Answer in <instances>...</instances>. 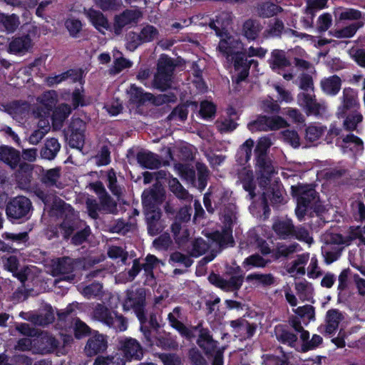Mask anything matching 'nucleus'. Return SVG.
Returning a JSON list of instances; mask_svg holds the SVG:
<instances>
[{"label": "nucleus", "instance_id": "obj_39", "mask_svg": "<svg viewBox=\"0 0 365 365\" xmlns=\"http://www.w3.org/2000/svg\"><path fill=\"white\" fill-rule=\"evenodd\" d=\"M59 341L51 334H44L40 338L41 349L44 354L53 353L59 346Z\"/></svg>", "mask_w": 365, "mask_h": 365}, {"label": "nucleus", "instance_id": "obj_10", "mask_svg": "<svg viewBox=\"0 0 365 365\" xmlns=\"http://www.w3.org/2000/svg\"><path fill=\"white\" fill-rule=\"evenodd\" d=\"M108 348L106 336L96 331L90 336L84 347V354L88 357H92L103 353Z\"/></svg>", "mask_w": 365, "mask_h": 365}, {"label": "nucleus", "instance_id": "obj_15", "mask_svg": "<svg viewBox=\"0 0 365 365\" xmlns=\"http://www.w3.org/2000/svg\"><path fill=\"white\" fill-rule=\"evenodd\" d=\"M138 163L145 169H158L161 165L159 156L151 151L142 150L136 155Z\"/></svg>", "mask_w": 365, "mask_h": 365}, {"label": "nucleus", "instance_id": "obj_56", "mask_svg": "<svg viewBox=\"0 0 365 365\" xmlns=\"http://www.w3.org/2000/svg\"><path fill=\"white\" fill-rule=\"evenodd\" d=\"M276 337L281 344H287L292 347L294 346L297 341V336L287 329H282L280 332L277 333Z\"/></svg>", "mask_w": 365, "mask_h": 365}, {"label": "nucleus", "instance_id": "obj_58", "mask_svg": "<svg viewBox=\"0 0 365 365\" xmlns=\"http://www.w3.org/2000/svg\"><path fill=\"white\" fill-rule=\"evenodd\" d=\"M170 190L180 199H186L188 192L183 187L177 178H173L169 181Z\"/></svg>", "mask_w": 365, "mask_h": 365}, {"label": "nucleus", "instance_id": "obj_2", "mask_svg": "<svg viewBox=\"0 0 365 365\" xmlns=\"http://www.w3.org/2000/svg\"><path fill=\"white\" fill-rule=\"evenodd\" d=\"M292 195L297 200L295 213L299 220H302L309 209L317 212L316 204L319 200L318 192L311 185H292Z\"/></svg>", "mask_w": 365, "mask_h": 365}, {"label": "nucleus", "instance_id": "obj_35", "mask_svg": "<svg viewBox=\"0 0 365 365\" xmlns=\"http://www.w3.org/2000/svg\"><path fill=\"white\" fill-rule=\"evenodd\" d=\"M341 118H344V127L346 130L352 131L356 129L358 123L363 120V115L359 110H350L346 115L339 113Z\"/></svg>", "mask_w": 365, "mask_h": 365}, {"label": "nucleus", "instance_id": "obj_62", "mask_svg": "<svg viewBox=\"0 0 365 365\" xmlns=\"http://www.w3.org/2000/svg\"><path fill=\"white\" fill-rule=\"evenodd\" d=\"M40 104L53 110L56 108L57 98L54 91H48L42 94L39 98Z\"/></svg>", "mask_w": 365, "mask_h": 365}, {"label": "nucleus", "instance_id": "obj_50", "mask_svg": "<svg viewBox=\"0 0 365 365\" xmlns=\"http://www.w3.org/2000/svg\"><path fill=\"white\" fill-rule=\"evenodd\" d=\"M326 130V127L311 125L305 129V138L309 142L319 140Z\"/></svg>", "mask_w": 365, "mask_h": 365}, {"label": "nucleus", "instance_id": "obj_52", "mask_svg": "<svg viewBox=\"0 0 365 365\" xmlns=\"http://www.w3.org/2000/svg\"><path fill=\"white\" fill-rule=\"evenodd\" d=\"M188 115V104L182 103L179 104L173 110L171 113L168 115V120H173L176 117H178L181 121H185Z\"/></svg>", "mask_w": 365, "mask_h": 365}, {"label": "nucleus", "instance_id": "obj_20", "mask_svg": "<svg viewBox=\"0 0 365 365\" xmlns=\"http://www.w3.org/2000/svg\"><path fill=\"white\" fill-rule=\"evenodd\" d=\"M129 96V103L130 105H134L137 107L143 106L146 102L151 101L153 95L150 93H144L143 89L140 87L132 84L130 90L128 91Z\"/></svg>", "mask_w": 365, "mask_h": 365}, {"label": "nucleus", "instance_id": "obj_11", "mask_svg": "<svg viewBox=\"0 0 365 365\" xmlns=\"http://www.w3.org/2000/svg\"><path fill=\"white\" fill-rule=\"evenodd\" d=\"M141 16L140 11L132 9H125L119 15H116L113 24L115 33L118 34L125 26L136 24Z\"/></svg>", "mask_w": 365, "mask_h": 365}, {"label": "nucleus", "instance_id": "obj_22", "mask_svg": "<svg viewBox=\"0 0 365 365\" xmlns=\"http://www.w3.org/2000/svg\"><path fill=\"white\" fill-rule=\"evenodd\" d=\"M220 38L217 49L225 56L228 61L230 57L236 51H234L235 44L237 43L234 37L227 31L224 32Z\"/></svg>", "mask_w": 365, "mask_h": 365}, {"label": "nucleus", "instance_id": "obj_18", "mask_svg": "<svg viewBox=\"0 0 365 365\" xmlns=\"http://www.w3.org/2000/svg\"><path fill=\"white\" fill-rule=\"evenodd\" d=\"M297 99L299 105L304 108L308 115L320 114L322 106L317 101L314 96L307 93H301L298 94Z\"/></svg>", "mask_w": 365, "mask_h": 365}, {"label": "nucleus", "instance_id": "obj_19", "mask_svg": "<svg viewBox=\"0 0 365 365\" xmlns=\"http://www.w3.org/2000/svg\"><path fill=\"white\" fill-rule=\"evenodd\" d=\"M0 160L11 169H16L21 160L20 152L13 147L1 145L0 146Z\"/></svg>", "mask_w": 365, "mask_h": 365}, {"label": "nucleus", "instance_id": "obj_30", "mask_svg": "<svg viewBox=\"0 0 365 365\" xmlns=\"http://www.w3.org/2000/svg\"><path fill=\"white\" fill-rule=\"evenodd\" d=\"M19 23V18L16 14L9 15L0 12V31L7 34L14 33Z\"/></svg>", "mask_w": 365, "mask_h": 365}, {"label": "nucleus", "instance_id": "obj_32", "mask_svg": "<svg viewBox=\"0 0 365 365\" xmlns=\"http://www.w3.org/2000/svg\"><path fill=\"white\" fill-rule=\"evenodd\" d=\"M61 148V144L55 138H51L46 140L44 146L41 148L40 154L42 158L53 160L56 158Z\"/></svg>", "mask_w": 365, "mask_h": 365}, {"label": "nucleus", "instance_id": "obj_57", "mask_svg": "<svg viewBox=\"0 0 365 365\" xmlns=\"http://www.w3.org/2000/svg\"><path fill=\"white\" fill-rule=\"evenodd\" d=\"M91 329L83 321L77 319L73 327L74 336L77 339L89 336Z\"/></svg>", "mask_w": 365, "mask_h": 365}, {"label": "nucleus", "instance_id": "obj_61", "mask_svg": "<svg viewBox=\"0 0 365 365\" xmlns=\"http://www.w3.org/2000/svg\"><path fill=\"white\" fill-rule=\"evenodd\" d=\"M268 130H277L288 125L286 120L279 115L267 116Z\"/></svg>", "mask_w": 365, "mask_h": 365}, {"label": "nucleus", "instance_id": "obj_43", "mask_svg": "<svg viewBox=\"0 0 365 365\" xmlns=\"http://www.w3.org/2000/svg\"><path fill=\"white\" fill-rule=\"evenodd\" d=\"M103 292V284L94 281L90 284L82 287L81 294L87 299L94 298L101 295Z\"/></svg>", "mask_w": 365, "mask_h": 365}, {"label": "nucleus", "instance_id": "obj_36", "mask_svg": "<svg viewBox=\"0 0 365 365\" xmlns=\"http://www.w3.org/2000/svg\"><path fill=\"white\" fill-rule=\"evenodd\" d=\"M86 15L96 29L100 30L101 28L108 29L109 24L108 19L101 11L91 8L88 10Z\"/></svg>", "mask_w": 365, "mask_h": 365}, {"label": "nucleus", "instance_id": "obj_3", "mask_svg": "<svg viewBox=\"0 0 365 365\" xmlns=\"http://www.w3.org/2000/svg\"><path fill=\"white\" fill-rule=\"evenodd\" d=\"M33 210L31 200L24 195L11 197L6 205V214L11 222H24L31 217Z\"/></svg>", "mask_w": 365, "mask_h": 365}, {"label": "nucleus", "instance_id": "obj_23", "mask_svg": "<svg viewBox=\"0 0 365 365\" xmlns=\"http://www.w3.org/2000/svg\"><path fill=\"white\" fill-rule=\"evenodd\" d=\"M294 225L291 219L277 220L272 225V230L281 240L290 239Z\"/></svg>", "mask_w": 365, "mask_h": 365}, {"label": "nucleus", "instance_id": "obj_12", "mask_svg": "<svg viewBox=\"0 0 365 365\" xmlns=\"http://www.w3.org/2000/svg\"><path fill=\"white\" fill-rule=\"evenodd\" d=\"M342 319L343 315L339 309H329L326 314V324L320 326L319 331L325 335H332L338 329L339 323Z\"/></svg>", "mask_w": 365, "mask_h": 365}, {"label": "nucleus", "instance_id": "obj_31", "mask_svg": "<svg viewBox=\"0 0 365 365\" xmlns=\"http://www.w3.org/2000/svg\"><path fill=\"white\" fill-rule=\"evenodd\" d=\"M18 166L19 170L16 173L18 182L24 186L30 185L32 180L34 166L26 162H19Z\"/></svg>", "mask_w": 365, "mask_h": 365}, {"label": "nucleus", "instance_id": "obj_40", "mask_svg": "<svg viewBox=\"0 0 365 365\" xmlns=\"http://www.w3.org/2000/svg\"><path fill=\"white\" fill-rule=\"evenodd\" d=\"M269 262L270 260L265 259L259 254H253L246 257L242 264L245 268L250 269L253 267L264 268Z\"/></svg>", "mask_w": 365, "mask_h": 365}, {"label": "nucleus", "instance_id": "obj_7", "mask_svg": "<svg viewBox=\"0 0 365 365\" xmlns=\"http://www.w3.org/2000/svg\"><path fill=\"white\" fill-rule=\"evenodd\" d=\"M69 135L68 144L72 148L81 149L85 142V124L80 118L73 120L67 130H64Z\"/></svg>", "mask_w": 365, "mask_h": 365}, {"label": "nucleus", "instance_id": "obj_29", "mask_svg": "<svg viewBox=\"0 0 365 365\" xmlns=\"http://www.w3.org/2000/svg\"><path fill=\"white\" fill-rule=\"evenodd\" d=\"M272 70L282 69L291 66L289 60L287 58L285 51L274 49L271 53V59L268 61Z\"/></svg>", "mask_w": 365, "mask_h": 365}, {"label": "nucleus", "instance_id": "obj_54", "mask_svg": "<svg viewBox=\"0 0 365 365\" xmlns=\"http://www.w3.org/2000/svg\"><path fill=\"white\" fill-rule=\"evenodd\" d=\"M248 129L252 131H268L267 115H259L255 120L247 125Z\"/></svg>", "mask_w": 365, "mask_h": 365}, {"label": "nucleus", "instance_id": "obj_1", "mask_svg": "<svg viewBox=\"0 0 365 365\" xmlns=\"http://www.w3.org/2000/svg\"><path fill=\"white\" fill-rule=\"evenodd\" d=\"M181 319L182 308L180 307H175L173 309V312L168 314V320L170 326L178 331L181 336L187 340H192L195 337L194 331H198V337L196 341L198 346L207 356L215 354V351L218 349L217 346L219 343L213 339L209 329L203 327L201 323L196 326H192L190 329L180 320Z\"/></svg>", "mask_w": 365, "mask_h": 365}, {"label": "nucleus", "instance_id": "obj_51", "mask_svg": "<svg viewBox=\"0 0 365 365\" xmlns=\"http://www.w3.org/2000/svg\"><path fill=\"white\" fill-rule=\"evenodd\" d=\"M246 279L248 282L257 280L259 282V284H262L264 287L270 286L274 283V277L270 273H269V274H260V273L250 274L247 276Z\"/></svg>", "mask_w": 365, "mask_h": 365}, {"label": "nucleus", "instance_id": "obj_60", "mask_svg": "<svg viewBox=\"0 0 365 365\" xmlns=\"http://www.w3.org/2000/svg\"><path fill=\"white\" fill-rule=\"evenodd\" d=\"M216 113L215 105L208 101H202L200 103V114L202 118H210L215 116Z\"/></svg>", "mask_w": 365, "mask_h": 365}, {"label": "nucleus", "instance_id": "obj_41", "mask_svg": "<svg viewBox=\"0 0 365 365\" xmlns=\"http://www.w3.org/2000/svg\"><path fill=\"white\" fill-rule=\"evenodd\" d=\"M64 26L71 37L77 38L80 36V33L83 29V24L80 19L68 18L64 22Z\"/></svg>", "mask_w": 365, "mask_h": 365}, {"label": "nucleus", "instance_id": "obj_14", "mask_svg": "<svg viewBox=\"0 0 365 365\" xmlns=\"http://www.w3.org/2000/svg\"><path fill=\"white\" fill-rule=\"evenodd\" d=\"M360 107L357 99V92L351 88L343 90L342 103L338 108L339 113L346 115L350 110H359Z\"/></svg>", "mask_w": 365, "mask_h": 365}, {"label": "nucleus", "instance_id": "obj_38", "mask_svg": "<svg viewBox=\"0 0 365 365\" xmlns=\"http://www.w3.org/2000/svg\"><path fill=\"white\" fill-rule=\"evenodd\" d=\"M299 244L294 242L289 245L278 243L276 248L272 251V257L277 260L281 257H287L297 251Z\"/></svg>", "mask_w": 365, "mask_h": 365}, {"label": "nucleus", "instance_id": "obj_26", "mask_svg": "<svg viewBox=\"0 0 365 365\" xmlns=\"http://www.w3.org/2000/svg\"><path fill=\"white\" fill-rule=\"evenodd\" d=\"M154 345L166 351L177 350L179 346L177 336L170 332H164L162 334L155 336Z\"/></svg>", "mask_w": 365, "mask_h": 365}, {"label": "nucleus", "instance_id": "obj_6", "mask_svg": "<svg viewBox=\"0 0 365 365\" xmlns=\"http://www.w3.org/2000/svg\"><path fill=\"white\" fill-rule=\"evenodd\" d=\"M165 199V190L160 181H156L150 188L145 189L142 194L144 209L158 208Z\"/></svg>", "mask_w": 365, "mask_h": 365}, {"label": "nucleus", "instance_id": "obj_28", "mask_svg": "<svg viewBox=\"0 0 365 365\" xmlns=\"http://www.w3.org/2000/svg\"><path fill=\"white\" fill-rule=\"evenodd\" d=\"M254 144V140L249 138L240 146L235 155L238 164L245 165L250 161Z\"/></svg>", "mask_w": 365, "mask_h": 365}, {"label": "nucleus", "instance_id": "obj_37", "mask_svg": "<svg viewBox=\"0 0 365 365\" xmlns=\"http://www.w3.org/2000/svg\"><path fill=\"white\" fill-rule=\"evenodd\" d=\"M175 64L173 58L166 54H162L158 61L157 72L173 76Z\"/></svg>", "mask_w": 365, "mask_h": 365}, {"label": "nucleus", "instance_id": "obj_17", "mask_svg": "<svg viewBox=\"0 0 365 365\" xmlns=\"http://www.w3.org/2000/svg\"><path fill=\"white\" fill-rule=\"evenodd\" d=\"M238 178L242 185L243 189L248 192L250 199H254L256 197V182L255 181L253 171L250 169L243 168L238 173Z\"/></svg>", "mask_w": 365, "mask_h": 365}, {"label": "nucleus", "instance_id": "obj_48", "mask_svg": "<svg viewBox=\"0 0 365 365\" xmlns=\"http://www.w3.org/2000/svg\"><path fill=\"white\" fill-rule=\"evenodd\" d=\"M242 31L244 36L248 40H255L259 34L258 26L256 25L255 21L252 19H248L245 21L242 26Z\"/></svg>", "mask_w": 365, "mask_h": 365}, {"label": "nucleus", "instance_id": "obj_42", "mask_svg": "<svg viewBox=\"0 0 365 365\" xmlns=\"http://www.w3.org/2000/svg\"><path fill=\"white\" fill-rule=\"evenodd\" d=\"M61 177V168L56 167L47 170L41 178L42 183L47 186H55Z\"/></svg>", "mask_w": 365, "mask_h": 365}, {"label": "nucleus", "instance_id": "obj_13", "mask_svg": "<svg viewBox=\"0 0 365 365\" xmlns=\"http://www.w3.org/2000/svg\"><path fill=\"white\" fill-rule=\"evenodd\" d=\"M73 261L68 257L58 258L53 266V274L62 275V279L68 281H72L75 279V275L73 274Z\"/></svg>", "mask_w": 365, "mask_h": 365}, {"label": "nucleus", "instance_id": "obj_16", "mask_svg": "<svg viewBox=\"0 0 365 365\" xmlns=\"http://www.w3.org/2000/svg\"><path fill=\"white\" fill-rule=\"evenodd\" d=\"M255 165L260 175V183H268L274 173L272 162L269 156L255 159Z\"/></svg>", "mask_w": 365, "mask_h": 365}, {"label": "nucleus", "instance_id": "obj_44", "mask_svg": "<svg viewBox=\"0 0 365 365\" xmlns=\"http://www.w3.org/2000/svg\"><path fill=\"white\" fill-rule=\"evenodd\" d=\"M197 171V188L200 191H203L207 185L209 170L203 163H198L196 166Z\"/></svg>", "mask_w": 365, "mask_h": 365}, {"label": "nucleus", "instance_id": "obj_47", "mask_svg": "<svg viewBox=\"0 0 365 365\" xmlns=\"http://www.w3.org/2000/svg\"><path fill=\"white\" fill-rule=\"evenodd\" d=\"M244 282V274L232 275L229 279H225L224 291L237 292Z\"/></svg>", "mask_w": 365, "mask_h": 365}, {"label": "nucleus", "instance_id": "obj_27", "mask_svg": "<svg viewBox=\"0 0 365 365\" xmlns=\"http://www.w3.org/2000/svg\"><path fill=\"white\" fill-rule=\"evenodd\" d=\"M341 80L337 75H333L325 78L321 81V87L324 93L334 96L338 94L341 89Z\"/></svg>", "mask_w": 365, "mask_h": 365}, {"label": "nucleus", "instance_id": "obj_8", "mask_svg": "<svg viewBox=\"0 0 365 365\" xmlns=\"http://www.w3.org/2000/svg\"><path fill=\"white\" fill-rule=\"evenodd\" d=\"M118 351L125 355L129 361L141 360L143 357V349L135 339L131 337H120L118 342Z\"/></svg>", "mask_w": 365, "mask_h": 365}, {"label": "nucleus", "instance_id": "obj_46", "mask_svg": "<svg viewBox=\"0 0 365 365\" xmlns=\"http://www.w3.org/2000/svg\"><path fill=\"white\" fill-rule=\"evenodd\" d=\"M172 76L160 73H156L154 76L153 86L161 91H165L170 88Z\"/></svg>", "mask_w": 365, "mask_h": 365}, {"label": "nucleus", "instance_id": "obj_34", "mask_svg": "<svg viewBox=\"0 0 365 365\" xmlns=\"http://www.w3.org/2000/svg\"><path fill=\"white\" fill-rule=\"evenodd\" d=\"M364 24L365 19L364 21H357L342 29H336L333 32L330 31L329 33L338 38H351L354 36L358 29L364 26Z\"/></svg>", "mask_w": 365, "mask_h": 365}, {"label": "nucleus", "instance_id": "obj_24", "mask_svg": "<svg viewBox=\"0 0 365 365\" xmlns=\"http://www.w3.org/2000/svg\"><path fill=\"white\" fill-rule=\"evenodd\" d=\"M207 237L212 242L217 243L220 246L227 245L229 242H234L232 222L228 225H225L222 227V231H213L210 232Z\"/></svg>", "mask_w": 365, "mask_h": 365}, {"label": "nucleus", "instance_id": "obj_9", "mask_svg": "<svg viewBox=\"0 0 365 365\" xmlns=\"http://www.w3.org/2000/svg\"><path fill=\"white\" fill-rule=\"evenodd\" d=\"M246 51H236L230 57V60L233 63V67L235 71L238 73L232 76V83L240 84L245 81L250 74V66L247 64Z\"/></svg>", "mask_w": 365, "mask_h": 365}, {"label": "nucleus", "instance_id": "obj_64", "mask_svg": "<svg viewBox=\"0 0 365 365\" xmlns=\"http://www.w3.org/2000/svg\"><path fill=\"white\" fill-rule=\"evenodd\" d=\"M188 358L192 365H207L206 359L196 347L189 349Z\"/></svg>", "mask_w": 365, "mask_h": 365}, {"label": "nucleus", "instance_id": "obj_49", "mask_svg": "<svg viewBox=\"0 0 365 365\" xmlns=\"http://www.w3.org/2000/svg\"><path fill=\"white\" fill-rule=\"evenodd\" d=\"M99 201L102 211L106 213H115L117 211V203L108 193L100 196Z\"/></svg>", "mask_w": 365, "mask_h": 365}, {"label": "nucleus", "instance_id": "obj_45", "mask_svg": "<svg viewBox=\"0 0 365 365\" xmlns=\"http://www.w3.org/2000/svg\"><path fill=\"white\" fill-rule=\"evenodd\" d=\"M271 145V140L269 138H259L254 150L255 159L268 156V151Z\"/></svg>", "mask_w": 365, "mask_h": 365}, {"label": "nucleus", "instance_id": "obj_5", "mask_svg": "<svg viewBox=\"0 0 365 365\" xmlns=\"http://www.w3.org/2000/svg\"><path fill=\"white\" fill-rule=\"evenodd\" d=\"M93 314L98 321L116 331H124L128 328V322L125 317L115 311L110 310L102 304H98L96 306Z\"/></svg>", "mask_w": 365, "mask_h": 365}, {"label": "nucleus", "instance_id": "obj_4", "mask_svg": "<svg viewBox=\"0 0 365 365\" xmlns=\"http://www.w3.org/2000/svg\"><path fill=\"white\" fill-rule=\"evenodd\" d=\"M145 299L146 294L143 288L128 289L126 291L125 298L123 303V311L128 312L133 309L140 322V324L147 323Z\"/></svg>", "mask_w": 365, "mask_h": 365}, {"label": "nucleus", "instance_id": "obj_55", "mask_svg": "<svg viewBox=\"0 0 365 365\" xmlns=\"http://www.w3.org/2000/svg\"><path fill=\"white\" fill-rule=\"evenodd\" d=\"M108 187L111 193L117 197H120L122 194V190L118 185L117 178L113 169H110L107 175Z\"/></svg>", "mask_w": 365, "mask_h": 365}, {"label": "nucleus", "instance_id": "obj_21", "mask_svg": "<svg viewBox=\"0 0 365 365\" xmlns=\"http://www.w3.org/2000/svg\"><path fill=\"white\" fill-rule=\"evenodd\" d=\"M32 47V41L29 34L13 38L9 44V51L11 53L24 54Z\"/></svg>", "mask_w": 365, "mask_h": 365}, {"label": "nucleus", "instance_id": "obj_33", "mask_svg": "<svg viewBox=\"0 0 365 365\" xmlns=\"http://www.w3.org/2000/svg\"><path fill=\"white\" fill-rule=\"evenodd\" d=\"M257 11L259 17L266 19L277 15L283 11V9L274 3L265 1L258 4Z\"/></svg>", "mask_w": 365, "mask_h": 365}, {"label": "nucleus", "instance_id": "obj_63", "mask_svg": "<svg viewBox=\"0 0 365 365\" xmlns=\"http://www.w3.org/2000/svg\"><path fill=\"white\" fill-rule=\"evenodd\" d=\"M91 235V229L88 226L85 228L76 232L71 239V242L73 245L78 246L85 242L89 235Z\"/></svg>", "mask_w": 365, "mask_h": 365}, {"label": "nucleus", "instance_id": "obj_25", "mask_svg": "<svg viewBox=\"0 0 365 365\" xmlns=\"http://www.w3.org/2000/svg\"><path fill=\"white\" fill-rule=\"evenodd\" d=\"M71 113V107L66 103H62L56 107L52 110L51 116L53 127L56 129H60Z\"/></svg>", "mask_w": 365, "mask_h": 365}, {"label": "nucleus", "instance_id": "obj_59", "mask_svg": "<svg viewBox=\"0 0 365 365\" xmlns=\"http://www.w3.org/2000/svg\"><path fill=\"white\" fill-rule=\"evenodd\" d=\"M158 34L159 32L158 29L155 26L149 24L144 26L140 32L143 43L153 41Z\"/></svg>", "mask_w": 365, "mask_h": 365}, {"label": "nucleus", "instance_id": "obj_53", "mask_svg": "<svg viewBox=\"0 0 365 365\" xmlns=\"http://www.w3.org/2000/svg\"><path fill=\"white\" fill-rule=\"evenodd\" d=\"M209 249V245L202 237L196 238L192 245L191 255L192 257H200L204 255Z\"/></svg>", "mask_w": 365, "mask_h": 365}]
</instances>
